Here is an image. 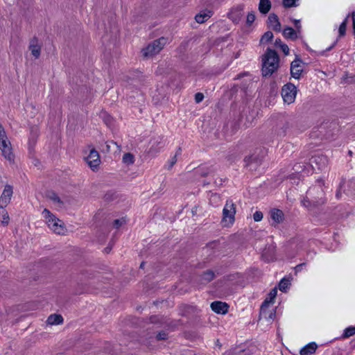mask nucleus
<instances>
[{
    "label": "nucleus",
    "instance_id": "16",
    "mask_svg": "<svg viewBox=\"0 0 355 355\" xmlns=\"http://www.w3.org/2000/svg\"><path fill=\"white\" fill-rule=\"evenodd\" d=\"M268 20L270 21V26L275 31H280L281 30V24L279 21L278 17L276 15L271 14L268 17Z\"/></svg>",
    "mask_w": 355,
    "mask_h": 355
},
{
    "label": "nucleus",
    "instance_id": "22",
    "mask_svg": "<svg viewBox=\"0 0 355 355\" xmlns=\"http://www.w3.org/2000/svg\"><path fill=\"white\" fill-rule=\"evenodd\" d=\"M50 199L52 200V202L55 204V205L58 207V208H62L63 206H64V202L63 201L60 199V198L59 196H58L57 195L55 194H53V196H51L50 197Z\"/></svg>",
    "mask_w": 355,
    "mask_h": 355
},
{
    "label": "nucleus",
    "instance_id": "19",
    "mask_svg": "<svg viewBox=\"0 0 355 355\" xmlns=\"http://www.w3.org/2000/svg\"><path fill=\"white\" fill-rule=\"evenodd\" d=\"M241 10L242 8L241 7L232 9L229 13V17L235 22L238 21L241 17Z\"/></svg>",
    "mask_w": 355,
    "mask_h": 355
},
{
    "label": "nucleus",
    "instance_id": "42",
    "mask_svg": "<svg viewBox=\"0 0 355 355\" xmlns=\"http://www.w3.org/2000/svg\"><path fill=\"white\" fill-rule=\"evenodd\" d=\"M354 34L355 35V24H353Z\"/></svg>",
    "mask_w": 355,
    "mask_h": 355
},
{
    "label": "nucleus",
    "instance_id": "40",
    "mask_svg": "<svg viewBox=\"0 0 355 355\" xmlns=\"http://www.w3.org/2000/svg\"><path fill=\"white\" fill-rule=\"evenodd\" d=\"M274 302V300L273 299H270V297H269V296L265 300L263 304H266V307H268L270 306V305L272 304Z\"/></svg>",
    "mask_w": 355,
    "mask_h": 355
},
{
    "label": "nucleus",
    "instance_id": "41",
    "mask_svg": "<svg viewBox=\"0 0 355 355\" xmlns=\"http://www.w3.org/2000/svg\"><path fill=\"white\" fill-rule=\"evenodd\" d=\"M352 17L353 24H355V12H352Z\"/></svg>",
    "mask_w": 355,
    "mask_h": 355
},
{
    "label": "nucleus",
    "instance_id": "5",
    "mask_svg": "<svg viewBox=\"0 0 355 355\" xmlns=\"http://www.w3.org/2000/svg\"><path fill=\"white\" fill-rule=\"evenodd\" d=\"M236 206L232 202H227L223 210L222 223L225 227L232 225L234 222Z\"/></svg>",
    "mask_w": 355,
    "mask_h": 355
},
{
    "label": "nucleus",
    "instance_id": "7",
    "mask_svg": "<svg viewBox=\"0 0 355 355\" xmlns=\"http://www.w3.org/2000/svg\"><path fill=\"white\" fill-rule=\"evenodd\" d=\"M296 87L291 83H288L283 86L282 89V96L284 103L287 104L293 103L296 98Z\"/></svg>",
    "mask_w": 355,
    "mask_h": 355
},
{
    "label": "nucleus",
    "instance_id": "23",
    "mask_svg": "<svg viewBox=\"0 0 355 355\" xmlns=\"http://www.w3.org/2000/svg\"><path fill=\"white\" fill-rule=\"evenodd\" d=\"M284 35L286 37L295 39L297 37L296 32L291 28H287L284 30Z\"/></svg>",
    "mask_w": 355,
    "mask_h": 355
},
{
    "label": "nucleus",
    "instance_id": "3",
    "mask_svg": "<svg viewBox=\"0 0 355 355\" xmlns=\"http://www.w3.org/2000/svg\"><path fill=\"white\" fill-rule=\"evenodd\" d=\"M166 38L162 37L150 43L147 46L141 50L143 58H153L154 55L159 53L166 45Z\"/></svg>",
    "mask_w": 355,
    "mask_h": 355
},
{
    "label": "nucleus",
    "instance_id": "37",
    "mask_svg": "<svg viewBox=\"0 0 355 355\" xmlns=\"http://www.w3.org/2000/svg\"><path fill=\"white\" fill-rule=\"evenodd\" d=\"M204 95L202 93H197L195 96V100L197 103H200L202 101Z\"/></svg>",
    "mask_w": 355,
    "mask_h": 355
},
{
    "label": "nucleus",
    "instance_id": "21",
    "mask_svg": "<svg viewBox=\"0 0 355 355\" xmlns=\"http://www.w3.org/2000/svg\"><path fill=\"white\" fill-rule=\"evenodd\" d=\"M135 162V157L132 153H127L123 156V162L127 165L132 164Z\"/></svg>",
    "mask_w": 355,
    "mask_h": 355
},
{
    "label": "nucleus",
    "instance_id": "8",
    "mask_svg": "<svg viewBox=\"0 0 355 355\" xmlns=\"http://www.w3.org/2000/svg\"><path fill=\"white\" fill-rule=\"evenodd\" d=\"M12 194V189L10 186H6L0 198V207L3 208L10 202Z\"/></svg>",
    "mask_w": 355,
    "mask_h": 355
},
{
    "label": "nucleus",
    "instance_id": "15",
    "mask_svg": "<svg viewBox=\"0 0 355 355\" xmlns=\"http://www.w3.org/2000/svg\"><path fill=\"white\" fill-rule=\"evenodd\" d=\"M211 16V12L209 10L202 11L196 15L195 19L197 23L202 24L207 21Z\"/></svg>",
    "mask_w": 355,
    "mask_h": 355
},
{
    "label": "nucleus",
    "instance_id": "25",
    "mask_svg": "<svg viewBox=\"0 0 355 355\" xmlns=\"http://www.w3.org/2000/svg\"><path fill=\"white\" fill-rule=\"evenodd\" d=\"M273 37V34L270 31H268L264 33V35L261 37L260 42L266 43L271 40Z\"/></svg>",
    "mask_w": 355,
    "mask_h": 355
},
{
    "label": "nucleus",
    "instance_id": "33",
    "mask_svg": "<svg viewBox=\"0 0 355 355\" xmlns=\"http://www.w3.org/2000/svg\"><path fill=\"white\" fill-rule=\"evenodd\" d=\"M296 0H284L283 4L285 7L288 8L294 5Z\"/></svg>",
    "mask_w": 355,
    "mask_h": 355
},
{
    "label": "nucleus",
    "instance_id": "17",
    "mask_svg": "<svg viewBox=\"0 0 355 355\" xmlns=\"http://www.w3.org/2000/svg\"><path fill=\"white\" fill-rule=\"evenodd\" d=\"M270 8L271 3L270 0H260L259 10L261 12L266 14L269 12Z\"/></svg>",
    "mask_w": 355,
    "mask_h": 355
},
{
    "label": "nucleus",
    "instance_id": "35",
    "mask_svg": "<svg viewBox=\"0 0 355 355\" xmlns=\"http://www.w3.org/2000/svg\"><path fill=\"white\" fill-rule=\"evenodd\" d=\"M161 318H159L158 316H151L150 318V323L152 324H157V323H160L161 322Z\"/></svg>",
    "mask_w": 355,
    "mask_h": 355
},
{
    "label": "nucleus",
    "instance_id": "31",
    "mask_svg": "<svg viewBox=\"0 0 355 355\" xmlns=\"http://www.w3.org/2000/svg\"><path fill=\"white\" fill-rule=\"evenodd\" d=\"M257 160V158L254 157L253 155H249L245 157L244 162L246 164V165H249L251 162H255Z\"/></svg>",
    "mask_w": 355,
    "mask_h": 355
},
{
    "label": "nucleus",
    "instance_id": "9",
    "mask_svg": "<svg viewBox=\"0 0 355 355\" xmlns=\"http://www.w3.org/2000/svg\"><path fill=\"white\" fill-rule=\"evenodd\" d=\"M260 315L268 321H272L275 317V309L266 307V303L263 304L261 307Z\"/></svg>",
    "mask_w": 355,
    "mask_h": 355
},
{
    "label": "nucleus",
    "instance_id": "29",
    "mask_svg": "<svg viewBox=\"0 0 355 355\" xmlns=\"http://www.w3.org/2000/svg\"><path fill=\"white\" fill-rule=\"evenodd\" d=\"M156 338L157 340H165L168 338V334L164 331L159 332L157 335Z\"/></svg>",
    "mask_w": 355,
    "mask_h": 355
},
{
    "label": "nucleus",
    "instance_id": "30",
    "mask_svg": "<svg viewBox=\"0 0 355 355\" xmlns=\"http://www.w3.org/2000/svg\"><path fill=\"white\" fill-rule=\"evenodd\" d=\"M275 250V248L274 247H268V249L266 250V252H264L263 253V256L265 257V258L268 260V261H272L273 260V257L272 256H268L267 255V251H271V252H273Z\"/></svg>",
    "mask_w": 355,
    "mask_h": 355
},
{
    "label": "nucleus",
    "instance_id": "26",
    "mask_svg": "<svg viewBox=\"0 0 355 355\" xmlns=\"http://www.w3.org/2000/svg\"><path fill=\"white\" fill-rule=\"evenodd\" d=\"M289 285H290V283H289L288 280H287L286 279H283L279 282V290L282 291H285Z\"/></svg>",
    "mask_w": 355,
    "mask_h": 355
},
{
    "label": "nucleus",
    "instance_id": "6",
    "mask_svg": "<svg viewBox=\"0 0 355 355\" xmlns=\"http://www.w3.org/2000/svg\"><path fill=\"white\" fill-rule=\"evenodd\" d=\"M89 154L85 157V160L93 171L99 169L101 163L98 152L93 147L89 146Z\"/></svg>",
    "mask_w": 355,
    "mask_h": 355
},
{
    "label": "nucleus",
    "instance_id": "18",
    "mask_svg": "<svg viewBox=\"0 0 355 355\" xmlns=\"http://www.w3.org/2000/svg\"><path fill=\"white\" fill-rule=\"evenodd\" d=\"M317 347L318 346L315 343H310L307 346L304 347L302 349H301L300 354L301 355L312 354L315 352Z\"/></svg>",
    "mask_w": 355,
    "mask_h": 355
},
{
    "label": "nucleus",
    "instance_id": "24",
    "mask_svg": "<svg viewBox=\"0 0 355 355\" xmlns=\"http://www.w3.org/2000/svg\"><path fill=\"white\" fill-rule=\"evenodd\" d=\"M0 214H1V223L3 226H7L9 223L10 217L8 212L5 210H2Z\"/></svg>",
    "mask_w": 355,
    "mask_h": 355
},
{
    "label": "nucleus",
    "instance_id": "10",
    "mask_svg": "<svg viewBox=\"0 0 355 355\" xmlns=\"http://www.w3.org/2000/svg\"><path fill=\"white\" fill-rule=\"evenodd\" d=\"M228 307L229 306L227 304L219 301L214 302L211 304V309L217 313H226L227 312Z\"/></svg>",
    "mask_w": 355,
    "mask_h": 355
},
{
    "label": "nucleus",
    "instance_id": "11",
    "mask_svg": "<svg viewBox=\"0 0 355 355\" xmlns=\"http://www.w3.org/2000/svg\"><path fill=\"white\" fill-rule=\"evenodd\" d=\"M302 71L303 68L300 60H295L292 62L291 66V73L292 77L298 79Z\"/></svg>",
    "mask_w": 355,
    "mask_h": 355
},
{
    "label": "nucleus",
    "instance_id": "1",
    "mask_svg": "<svg viewBox=\"0 0 355 355\" xmlns=\"http://www.w3.org/2000/svg\"><path fill=\"white\" fill-rule=\"evenodd\" d=\"M43 218L48 227L55 234L58 235H64L67 232V228L64 223L57 218L49 209H44L42 211Z\"/></svg>",
    "mask_w": 355,
    "mask_h": 355
},
{
    "label": "nucleus",
    "instance_id": "38",
    "mask_svg": "<svg viewBox=\"0 0 355 355\" xmlns=\"http://www.w3.org/2000/svg\"><path fill=\"white\" fill-rule=\"evenodd\" d=\"M277 291L276 288H273L270 292V293L268 294V296L269 297H270V299H273L275 300V298L277 296Z\"/></svg>",
    "mask_w": 355,
    "mask_h": 355
},
{
    "label": "nucleus",
    "instance_id": "36",
    "mask_svg": "<svg viewBox=\"0 0 355 355\" xmlns=\"http://www.w3.org/2000/svg\"><path fill=\"white\" fill-rule=\"evenodd\" d=\"M282 51L286 54L288 55L289 52V48L286 44H281L279 45Z\"/></svg>",
    "mask_w": 355,
    "mask_h": 355
},
{
    "label": "nucleus",
    "instance_id": "13",
    "mask_svg": "<svg viewBox=\"0 0 355 355\" xmlns=\"http://www.w3.org/2000/svg\"><path fill=\"white\" fill-rule=\"evenodd\" d=\"M270 217L276 223H281L284 219V214L280 209H273L270 211Z\"/></svg>",
    "mask_w": 355,
    "mask_h": 355
},
{
    "label": "nucleus",
    "instance_id": "28",
    "mask_svg": "<svg viewBox=\"0 0 355 355\" xmlns=\"http://www.w3.org/2000/svg\"><path fill=\"white\" fill-rule=\"evenodd\" d=\"M347 27V19H345L340 26L339 34L340 36H343L345 34Z\"/></svg>",
    "mask_w": 355,
    "mask_h": 355
},
{
    "label": "nucleus",
    "instance_id": "2",
    "mask_svg": "<svg viewBox=\"0 0 355 355\" xmlns=\"http://www.w3.org/2000/svg\"><path fill=\"white\" fill-rule=\"evenodd\" d=\"M279 58L275 51L268 50L263 59L262 71L263 76L271 75L278 68Z\"/></svg>",
    "mask_w": 355,
    "mask_h": 355
},
{
    "label": "nucleus",
    "instance_id": "34",
    "mask_svg": "<svg viewBox=\"0 0 355 355\" xmlns=\"http://www.w3.org/2000/svg\"><path fill=\"white\" fill-rule=\"evenodd\" d=\"M255 20V16L254 14L250 13L247 17V24L251 25Z\"/></svg>",
    "mask_w": 355,
    "mask_h": 355
},
{
    "label": "nucleus",
    "instance_id": "27",
    "mask_svg": "<svg viewBox=\"0 0 355 355\" xmlns=\"http://www.w3.org/2000/svg\"><path fill=\"white\" fill-rule=\"evenodd\" d=\"M354 334H355V327H349L345 330L344 336L345 338H348L353 336Z\"/></svg>",
    "mask_w": 355,
    "mask_h": 355
},
{
    "label": "nucleus",
    "instance_id": "14",
    "mask_svg": "<svg viewBox=\"0 0 355 355\" xmlns=\"http://www.w3.org/2000/svg\"><path fill=\"white\" fill-rule=\"evenodd\" d=\"M32 55L35 58H38L40 55L41 46L40 45L37 40H33L29 46Z\"/></svg>",
    "mask_w": 355,
    "mask_h": 355
},
{
    "label": "nucleus",
    "instance_id": "20",
    "mask_svg": "<svg viewBox=\"0 0 355 355\" xmlns=\"http://www.w3.org/2000/svg\"><path fill=\"white\" fill-rule=\"evenodd\" d=\"M215 278V274L212 270H207L201 275V282L208 283Z\"/></svg>",
    "mask_w": 355,
    "mask_h": 355
},
{
    "label": "nucleus",
    "instance_id": "12",
    "mask_svg": "<svg viewBox=\"0 0 355 355\" xmlns=\"http://www.w3.org/2000/svg\"><path fill=\"white\" fill-rule=\"evenodd\" d=\"M64 319L60 314H51L46 321L47 325H60L63 323Z\"/></svg>",
    "mask_w": 355,
    "mask_h": 355
},
{
    "label": "nucleus",
    "instance_id": "4",
    "mask_svg": "<svg viewBox=\"0 0 355 355\" xmlns=\"http://www.w3.org/2000/svg\"><path fill=\"white\" fill-rule=\"evenodd\" d=\"M0 150H1L2 155L9 162H12L14 161V154L12 151L11 144L5 135V132L0 125Z\"/></svg>",
    "mask_w": 355,
    "mask_h": 355
},
{
    "label": "nucleus",
    "instance_id": "32",
    "mask_svg": "<svg viewBox=\"0 0 355 355\" xmlns=\"http://www.w3.org/2000/svg\"><path fill=\"white\" fill-rule=\"evenodd\" d=\"M253 218L257 222L261 220V219L263 218V214H262V212H261V211H256L253 214Z\"/></svg>",
    "mask_w": 355,
    "mask_h": 355
},
{
    "label": "nucleus",
    "instance_id": "39",
    "mask_svg": "<svg viewBox=\"0 0 355 355\" xmlns=\"http://www.w3.org/2000/svg\"><path fill=\"white\" fill-rule=\"evenodd\" d=\"M123 221L119 220V219H116L114 221L113 223V225L114 227L116 228H119L120 226L122 225Z\"/></svg>",
    "mask_w": 355,
    "mask_h": 355
}]
</instances>
